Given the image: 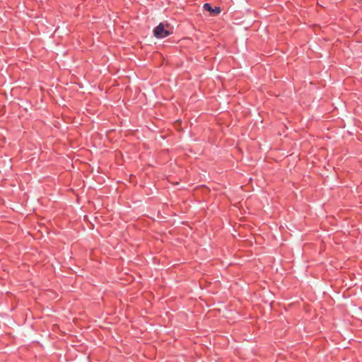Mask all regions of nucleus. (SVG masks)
<instances>
[{
  "mask_svg": "<svg viewBox=\"0 0 362 362\" xmlns=\"http://www.w3.org/2000/svg\"><path fill=\"white\" fill-rule=\"evenodd\" d=\"M203 7L206 11L210 12L213 16H217L221 11V9L220 7L216 6L214 8H213L212 6H211V4H209L208 3H205L204 4Z\"/></svg>",
  "mask_w": 362,
  "mask_h": 362,
  "instance_id": "nucleus-2",
  "label": "nucleus"
},
{
  "mask_svg": "<svg viewBox=\"0 0 362 362\" xmlns=\"http://www.w3.org/2000/svg\"><path fill=\"white\" fill-rule=\"evenodd\" d=\"M170 31L165 29L163 23H160L153 30V34L157 38H163L170 35Z\"/></svg>",
  "mask_w": 362,
  "mask_h": 362,
  "instance_id": "nucleus-1",
  "label": "nucleus"
}]
</instances>
